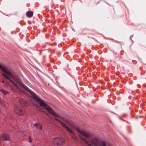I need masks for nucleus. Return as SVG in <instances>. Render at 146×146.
Masks as SVG:
<instances>
[{"mask_svg": "<svg viewBox=\"0 0 146 146\" xmlns=\"http://www.w3.org/2000/svg\"><path fill=\"white\" fill-rule=\"evenodd\" d=\"M55 119L56 121L58 122L59 123H60L61 125H62V126L64 127L66 130L69 129L68 128V127L64 123L62 122L60 120L56 118H55Z\"/></svg>", "mask_w": 146, "mask_h": 146, "instance_id": "obj_10", "label": "nucleus"}, {"mask_svg": "<svg viewBox=\"0 0 146 146\" xmlns=\"http://www.w3.org/2000/svg\"><path fill=\"white\" fill-rule=\"evenodd\" d=\"M54 6V4H52V5H51V7L53 8V6Z\"/></svg>", "mask_w": 146, "mask_h": 146, "instance_id": "obj_21", "label": "nucleus"}, {"mask_svg": "<svg viewBox=\"0 0 146 146\" xmlns=\"http://www.w3.org/2000/svg\"><path fill=\"white\" fill-rule=\"evenodd\" d=\"M37 128H38L39 129L41 130L42 129V126L40 125V124L38 125Z\"/></svg>", "mask_w": 146, "mask_h": 146, "instance_id": "obj_13", "label": "nucleus"}, {"mask_svg": "<svg viewBox=\"0 0 146 146\" xmlns=\"http://www.w3.org/2000/svg\"><path fill=\"white\" fill-rule=\"evenodd\" d=\"M26 16L29 18L32 17L33 14V12L32 11H28L26 12Z\"/></svg>", "mask_w": 146, "mask_h": 146, "instance_id": "obj_11", "label": "nucleus"}, {"mask_svg": "<svg viewBox=\"0 0 146 146\" xmlns=\"http://www.w3.org/2000/svg\"><path fill=\"white\" fill-rule=\"evenodd\" d=\"M68 125L71 127H72V128H74L76 129V128H78V127H74V125H73V124L71 123L70 122V125Z\"/></svg>", "mask_w": 146, "mask_h": 146, "instance_id": "obj_17", "label": "nucleus"}, {"mask_svg": "<svg viewBox=\"0 0 146 146\" xmlns=\"http://www.w3.org/2000/svg\"><path fill=\"white\" fill-rule=\"evenodd\" d=\"M21 86H23L32 95L34 100H36L41 106L43 107L48 112L50 113L53 116H55L57 118L61 119V117L58 114L51 108L48 106L42 99H41L34 92L30 90L23 83Z\"/></svg>", "mask_w": 146, "mask_h": 146, "instance_id": "obj_1", "label": "nucleus"}, {"mask_svg": "<svg viewBox=\"0 0 146 146\" xmlns=\"http://www.w3.org/2000/svg\"><path fill=\"white\" fill-rule=\"evenodd\" d=\"M68 125L71 127H72V128H74L76 129V128H78V127H74V125H73V124L71 123L70 122V125Z\"/></svg>", "mask_w": 146, "mask_h": 146, "instance_id": "obj_15", "label": "nucleus"}, {"mask_svg": "<svg viewBox=\"0 0 146 146\" xmlns=\"http://www.w3.org/2000/svg\"><path fill=\"white\" fill-rule=\"evenodd\" d=\"M0 91L2 92L4 95L8 94L9 93L8 91H6L3 89H1L0 90Z\"/></svg>", "mask_w": 146, "mask_h": 146, "instance_id": "obj_12", "label": "nucleus"}, {"mask_svg": "<svg viewBox=\"0 0 146 146\" xmlns=\"http://www.w3.org/2000/svg\"><path fill=\"white\" fill-rule=\"evenodd\" d=\"M29 142L30 143H32V141L31 140V137L30 136L29 137Z\"/></svg>", "mask_w": 146, "mask_h": 146, "instance_id": "obj_19", "label": "nucleus"}, {"mask_svg": "<svg viewBox=\"0 0 146 146\" xmlns=\"http://www.w3.org/2000/svg\"><path fill=\"white\" fill-rule=\"evenodd\" d=\"M0 69L2 71H3V73L2 74L6 78L8 79L10 82L12 83L16 87L17 89H19V87L10 79L9 76L11 75V74L10 72L7 71V68L0 64Z\"/></svg>", "mask_w": 146, "mask_h": 146, "instance_id": "obj_3", "label": "nucleus"}, {"mask_svg": "<svg viewBox=\"0 0 146 146\" xmlns=\"http://www.w3.org/2000/svg\"><path fill=\"white\" fill-rule=\"evenodd\" d=\"M68 125L71 127H72V128H74L76 129V128H78V127H74V125H73V124L71 123L70 122V125Z\"/></svg>", "mask_w": 146, "mask_h": 146, "instance_id": "obj_14", "label": "nucleus"}, {"mask_svg": "<svg viewBox=\"0 0 146 146\" xmlns=\"http://www.w3.org/2000/svg\"><path fill=\"white\" fill-rule=\"evenodd\" d=\"M64 121L68 125H70V122L69 121L67 120H65Z\"/></svg>", "mask_w": 146, "mask_h": 146, "instance_id": "obj_18", "label": "nucleus"}, {"mask_svg": "<svg viewBox=\"0 0 146 146\" xmlns=\"http://www.w3.org/2000/svg\"><path fill=\"white\" fill-rule=\"evenodd\" d=\"M47 115V116L48 117H49V115L48 114H46Z\"/></svg>", "mask_w": 146, "mask_h": 146, "instance_id": "obj_23", "label": "nucleus"}, {"mask_svg": "<svg viewBox=\"0 0 146 146\" xmlns=\"http://www.w3.org/2000/svg\"><path fill=\"white\" fill-rule=\"evenodd\" d=\"M14 111L17 114L19 115H23L25 113V111L19 106H15L14 109Z\"/></svg>", "mask_w": 146, "mask_h": 146, "instance_id": "obj_5", "label": "nucleus"}, {"mask_svg": "<svg viewBox=\"0 0 146 146\" xmlns=\"http://www.w3.org/2000/svg\"><path fill=\"white\" fill-rule=\"evenodd\" d=\"M68 128L69 129L66 130L69 133H70V135L72 137V138L75 141L77 140V138L75 134L74 133L73 131L68 127Z\"/></svg>", "mask_w": 146, "mask_h": 146, "instance_id": "obj_7", "label": "nucleus"}, {"mask_svg": "<svg viewBox=\"0 0 146 146\" xmlns=\"http://www.w3.org/2000/svg\"><path fill=\"white\" fill-rule=\"evenodd\" d=\"M76 129L77 131L80 133L81 134L84 136V137L87 139H89L93 137L92 134L88 132H86L84 130H80L79 128H76Z\"/></svg>", "mask_w": 146, "mask_h": 146, "instance_id": "obj_4", "label": "nucleus"}, {"mask_svg": "<svg viewBox=\"0 0 146 146\" xmlns=\"http://www.w3.org/2000/svg\"><path fill=\"white\" fill-rule=\"evenodd\" d=\"M82 141L87 144V146H102V144L104 142H101L97 137H95L91 139L90 141V143H89V141L85 138L81 137Z\"/></svg>", "mask_w": 146, "mask_h": 146, "instance_id": "obj_2", "label": "nucleus"}, {"mask_svg": "<svg viewBox=\"0 0 146 146\" xmlns=\"http://www.w3.org/2000/svg\"><path fill=\"white\" fill-rule=\"evenodd\" d=\"M39 123H35V124H34V125L35 126H36V127H38V125H39Z\"/></svg>", "mask_w": 146, "mask_h": 146, "instance_id": "obj_20", "label": "nucleus"}, {"mask_svg": "<svg viewBox=\"0 0 146 146\" xmlns=\"http://www.w3.org/2000/svg\"><path fill=\"white\" fill-rule=\"evenodd\" d=\"M2 139L3 141H8L9 140V137L8 135L6 134H3L1 135Z\"/></svg>", "mask_w": 146, "mask_h": 146, "instance_id": "obj_9", "label": "nucleus"}, {"mask_svg": "<svg viewBox=\"0 0 146 146\" xmlns=\"http://www.w3.org/2000/svg\"><path fill=\"white\" fill-rule=\"evenodd\" d=\"M64 142V139L60 137H57L53 139L52 143L54 145H60Z\"/></svg>", "mask_w": 146, "mask_h": 146, "instance_id": "obj_6", "label": "nucleus"}, {"mask_svg": "<svg viewBox=\"0 0 146 146\" xmlns=\"http://www.w3.org/2000/svg\"><path fill=\"white\" fill-rule=\"evenodd\" d=\"M68 125L71 127H72V128H74L76 129V128H78V127H74V125H73V124L71 123L70 122V125Z\"/></svg>", "mask_w": 146, "mask_h": 146, "instance_id": "obj_16", "label": "nucleus"}, {"mask_svg": "<svg viewBox=\"0 0 146 146\" xmlns=\"http://www.w3.org/2000/svg\"><path fill=\"white\" fill-rule=\"evenodd\" d=\"M13 78L17 83L19 84L21 86L23 84V83L19 78L17 77H13Z\"/></svg>", "mask_w": 146, "mask_h": 146, "instance_id": "obj_8", "label": "nucleus"}, {"mask_svg": "<svg viewBox=\"0 0 146 146\" xmlns=\"http://www.w3.org/2000/svg\"><path fill=\"white\" fill-rule=\"evenodd\" d=\"M20 102L21 103V105H23L22 103L21 102V101L20 100Z\"/></svg>", "mask_w": 146, "mask_h": 146, "instance_id": "obj_22", "label": "nucleus"}]
</instances>
